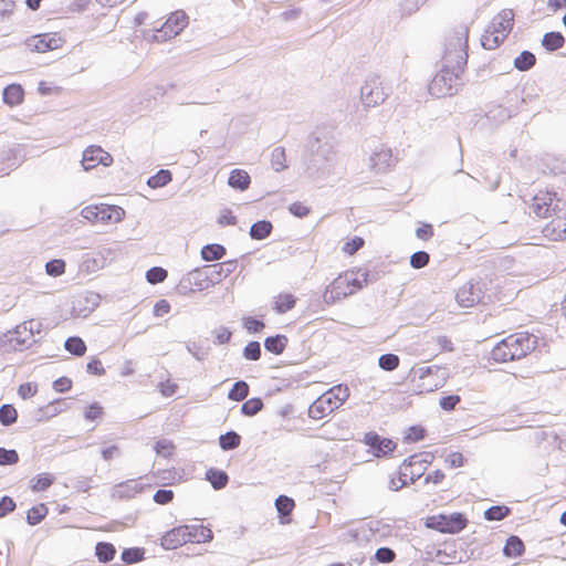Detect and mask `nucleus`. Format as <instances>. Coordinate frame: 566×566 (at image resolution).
<instances>
[{
	"mask_svg": "<svg viewBox=\"0 0 566 566\" xmlns=\"http://www.w3.org/2000/svg\"><path fill=\"white\" fill-rule=\"evenodd\" d=\"M469 35L470 27L461 23L454 27L448 36L442 69L429 84V93L432 96L437 98L451 96L460 88L469 57Z\"/></svg>",
	"mask_w": 566,
	"mask_h": 566,
	"instance_id": "obj_1",
	"label": "nucleus"
},
{
	"mask_svg": "<svg viewBox=\"0 0 566 566\" xmlns=\"http://www.w3.org/2000/svg\"><path fill=\"white\" fill-rule=\"evenodd\" d=\"M537 345V338L527 332L510 334L491 349V359L499 364L520 360L530 355Z\"/></svg>",
	"mask_w": 566,
	"mask_h": 566,
	"instance_id": "obj_2",
	"label": "nucleus"
},
{
	"mask_svg": "<svg viewBox=\"0 0 566 566\" xmlns=\"http://www.w3.org/2000/svg\"><path fill=\"white\" fill-rule=\"evenodd\" d=\"M368 281V273L361 269L342 272L325 289L323 300L332 305L361 290Z\"/></svg>",
	"mask_w": 566,
	"mask_h": 566,
	"instance_id": "obj_3",
	"label": "nucleus"
},
{
	"mask_svg": "<svg viewBox=\"0 0 566 566\" xmlns=\"http://www.w3.org/2000/svg\"><path fill=\"white\" fill-rule=\"evenodd\" d=\"M448 379V368L432 365L412 368L408 377V382L413 394L424 395L442 388Z\"/></svg>",
	"mask_w": 566,
	"mask_h": 566,
	"instance_id": "obj_4",
	"label": "nucleus"
},
{
	"mask_svg": "<svg viewBox=\"0 0 566 566\" xmlns=\"http://www.w3.org/2000/svg\"><path fill=\"white\" fill-rule=\"evenodd\" d=\"M348 397L349 389L347 386H334L310 405L308 417L313 420H322L340 408Z\"/></svg>",
	"mask_w": 566,
	"mask_h": 566,
	"instance_id": "obj_5",
	"label": "nucleus"
},
{
	"mask_svg": "<svg viewBox=\"0 0 566 566\" xmlns=\"http://www.w3.org/2000/svg\"><path fill=\"white\" fill-rule=\"evenodd\" d=\"M514 22L512 10H502L491 21L481 36L485 50H495L510 34Z\"/></svg>",
	"mask_w": 566,
	"mask_h": 566,
	"instance_id": "obj_6",
	"label": "nucleus"
},
{
	"mask_svg": "<svg viewBox=\"0 0 566 566\" xmlns=\"http://www.w3.org/2000/svg\"><path fill=\"white\" fill-rule=\"evenodd\" d=\"M125 210L116 205L96 203L84 207L81 216L91 223H118L125 218Z\"/></svg>",
	"mask_w": 566,
	"mask_h": 566,
	"instance_id": "obj_7",
	"label": "nucleus"
},
{
	"mask_svg": "<svg viewBox=\"0 0 566 566\" xmlns=\"http://www.w3.org/2000/svg\"><path fill=\"white\" fill-rule=\"evenodd\" d=\"M468 517L464 513L434 514L426 518V526L442 534H457L468 526Z\"/></svg>",
	"mask_w": 566,
	"mask_h": 566,
	"instance_id": "obj_8",
	"label": "nucleus"
},
{
	"mask_svg": "<svg viewBox=\"0 0 566 566\" xmlns=\"http://www.w3.org/2000/svg\"><path fill=\"white\" fill-rule=\"evenodd\" d=\"M562 199L557 192L538 190L532 200V210L536 217L547 219L558 213Z\"/></svg>",
	"mask_w": 566,
	"mask_h": 566,
	"instance_id": "obj_9",
	"label": "nucleus"
},
{
	"mask_svg": "<svg viewBox=\"0 0 566 566\" xmlns=\"http://www.w3.org/2000/svg\"><path fill=\"white\" fill-rule=\"evenodd\" d=\"M65 43L61 32H46L29 36L24 44L30 52L46 53L61 49Z\"/></svg>",
	"mask_w": 566,
	"mask_h": 566,
	"instance_id": "obj_10",
	"label": "nucleus"
},
{
	"mask_svg": "<svg viewBox=\"0 0 566 566\" xmlns=\"http://www.w3.org/2000/svg\"><path fill=\"white\" fill-rule=\"evenodd\" d=\"M361 101L367 107H374L381 104L388 93L379 77H371L365 82L361 87Z\"/></svg>",
	"mask_w": 566,
	"mask_h": 566,
	"instance_id": "obj_11",
	"label": "nucleus"
},
{
	"mask_svg": "<svg viewBox=\"0 0 566 566\" xmlns=\"http://www.w3.org/2000/svg\"><path fill=\"white\" fill-rule=\"evenodd\" d=\"M363 442L376 458L388 457L397 448V443L394 440L381 437L376 431L366 432Z\"/></svg>",
	"mask_w": 566,
	"mask_h": 566,
	"instance_id": "obj_12",
	"label": "nucleus"
},
{
	"mask_svg": "<svg viewBox=\"0 0 566 566\" xmlns=\"http://www.w3.org/2000/svg\"><path fill=\"white\" fill-rule=\"evenodd\" d=\"M397 161L398 157L392 149L382 145L370 156V168L377 174L387 172L396 166Z\"/></svg>",
	"mask_w": 566,
	"mask_h": 566,
	"instance_id": "obj_13",
	"label": "nucleus"
},
{
	"mask_svg": "<svg viewBox=\"0 0 566 566\" xmlns=\"http://www.w3.org/2000/svg\"><path fill=\"white\" fill-rule=\"evenodd\" d=\"M112 163L113 157L101 146H88L83 153L82 165L85 170L94 169L98 165L108 167Z\"/></svg>",
	"mask_w": 566,
	"mask_h": 566,
	"instance_id": "obj_14",
	"label": "nucleus"
},
{
	"mask_svg": "<svg viewBox=\"0 0 566 566\" xmlns=\"http://www.w3.org/2000/svg\"><path fill=\"white\" fill-rule=\"evenodd\" d=\"M188 25V15L184 11L172 12L161 27L165 36L178 35Z\"/></svg>",
	"mask_w": 566,
	"mask_h": 566,
	"instance_id": "obj_15",
	"label": "nucleus"
},
{
	"mask_svg": "<svg viewBox=\"0 0 566 566\" xmlns=\"http://www.w3.org/2000/svg\"><path fill=\"white\" fill-rule=\"evenodd\" d=\"M235 261H227L206 265L205 269L208 273V281L213 285L222 282L235 270Z\"/></svg>",
	"mask_w": 566,
	"mask_h": 566,
	"instance_id": "obj_16",
	"label": "nucleus"
},
{
	"mask_svg": "<svg viewBox=\"0 0 566 566\" xmlns=\"http://www.w3.org/2000/svg\"><path fill=\"white\" fill-rule=\"evenodd\" d=\"M542 234L549 241H565L566 221L559 217L552 219L543 227Z\"/></svg>",
	"mask_w": 566,
	"mask_h": 566,
	"instance_id": "obj_17",
	"label": "nucleus"
},
{
	"mask_svg": "<svg viewBox=\"0 0 566 566\" xmlns=\"http://www.w3.org/2000/svg\"><path fill=\"white\" fill-rule=\"evenodd\" d=\"M457 300L460 305L471 307L480 302L481 289L476 284L467 283L459 289Z\"/></svg>",
	"mask_w": 566,
	"mask_h": 566,
	"instance_id": "obj_18",
	"label": "nucleus"
},
{
	"mask_svg": "<svg viewBox=\"0 0 566 566\" xmlns=\"http://www.w3.org/2000/svg\"><path fill=\"white\" fill-rule=\"evenodd\" d=\"M187 543L184 525L167 531L160 538V544L165 549H176Z\"/></svg>",
	"mask_w": 566,
	"mask_h": 566,
	"instance_id": "obj_19",
	"label": "nucleus"
},
{
	"mask_svg": "<svg viewBox=\"0 0 566 566\" xmlns=\"http://www.w3.org/2000/svg\"><path fill=\"white\" fill-rule=\"evenodd\" d=\"M188 543H207L213 537L212 531L202 524L184 525Z\"/></svg>",
	"mask_w": 566,
	"mask_h": 566,
	"instance_id": "obj_20",
	"label": "nucleus"
},
{
	"mask_svg": "<svg viewBox=\"0 0 566 566\" xmlns=\"http://www.w3.org/2000/svg\"><path fill=\"white\" fill-rule=\"evenodd\" d=\"M427 349L430 350L433 356H438L454 350V344L451 337L447 335H434L427 340Z\"/></svg>",
	"mask_w": 566,
	"mask_h": 566,
	"instance_id": "obj_21",
	"label": "nucleus"
},
{
	"mask_svg": "<svg viewBox=\"0 0 566 566\" xmlns=\"http://www.w3.org/2000/svg\"><path fill=\"white\" fill-rule=\"evenodd\" d=\"M24 99V91L20 84H10L3 90V102L9 106H18Z\"/></svg>",
	"mask_w": 566,
	"mask_h": 566,
	"instance_id": "obj_22",
	"label": "nucleus"
},
{
	"mask_svg": "<svg viewBox=\"0 0 566 566\" xmlns=\"http://www.w3.org/2000/svg\"><path fill=\"white\" fill-rule=\"evenodd\" d=\"M228 184L230 187L239 189V190H245L249 188L251 184V178L249 174L243 169H233L230 172Z\"/></svg>",
	"mask_w": 566,
	"mask_h": 566,
	"instance_id": "obj_23",
	"label": "nucleus"
},
{
	"mask_svg": "<svg viewBox=\"0 0 566 566\" xmlns=\"http://www.w3.org/2000/svg\"><path fill=\"white\" fill-rule=\"evenodd\" d=\"M525 551L524 543L517 536H510L504 545L503 554L510 558H516L523 555Z\"/></svg>",
	"mask_w": 566,
	"mask_h": 566,
	"instance_id": "obj_24",
	"label": "nucleus"
},
{
	"mask_svg": "<svg viewBox=\"0 0 566 566\" xmlns=\"http://www.w3.org/2000/svg\"><path fill=\"white\" fill-rule=\"evenodd\" d=\"M287 345V337L284 335L270 336L264 340V347L268 352L280 355Z\"/></svg>",
	"mask_w": 566,
	"mask_h": 566,
	"instance_id": "obj_25",
	"label": "nucleus"
},
{
	"mask_svg": "<svg viewBox=\"0 0 566 566\" xmlns=\"http://www.w3.org/2000/svg\"><path fill=\"white\" fill-rule=\"evenodd\" d=\"M188 280L198 290H207V289L213 286V284L208 281V273H207L205 266L193 270L189 274Z\"/></svg>",
	"mask_w": 566,
	"mask_h": 566,
	"instance_id": "obj_26",
	"label": "nucleus"
},
{
	"mask_svg": "<svg viewBox=\"0 0 566 566\" xmlns=\"http://www.w3.org/2000/svg\"><path fill=\"white\" fill-rule=\"evenodd\" d=\"M565 44V38L560 32H547L542 39V45L547 51H556Z\"/></svg>",
	"mask_w": 566,
	"mask_h": 566,
	"instance_id": "obj_27",
	"label": "nucleus"
},
{
	"mask_svg": "<svg viewBox=\"0 0 566 566\" xmlns=\"http://www.w3.org/2000/svg\"><path fill=\"white\" fill-rule=\"evenodd\" d=\"M296 304V298L291 293L279 294L274 300V310L280 313H286L291 311Z\"/></svg>",
	"mask_w": 566,
	"mask_h": 566,
	"instance_id": "obj_28",
	"label": "nucleus"
},
{
	"mask_svg": "<svg viewBox=\"0 0 566 566\" xmlns=\"http://www.w3.org/2000/svg\"><path fill=\"white\" fill-rule=\"evenodd\" d=\"M95 555L101 563H107L114 559L116 548L111 543L99 542L95 546Z\"/></svg>",
	"mask_w": 566,
	"mask_h": 566,
	"instance_id": "obj_29",
	"label": "nucleus"
},
{
	"mask_svg": "<svg viewBox=\"0 0 566 566\" xmlns=\"http://www.w3.org/2000/svg\"><path fill=\"white\" fill-rule=\"evenodd\" d=\"M224 254L226 248L218 243L208 244L201 249V258L205 261H217L222 259Z\"/></svg>",
	"mask_w": 566,
	"mask_h": 566,
	"instance_id": "obj_30",
	"label": "nucleus"
},
{
	"mask_svg": "<svg viewBox=\"0 0 566 566\" xmlns=\"http://www.w3.org/2000/svg\"><path fill=\"white\" fill-rule=\"evenodd\" d=\"M273 227L270 221L261 220L252 224L250 235L255 240H263L270 235Z\"/></svg>",
	"mask_w": 566,
	"mask_h": 566,
	"instance_id": "obj_31",
	"label": "nucleus"
},
{
	"mask_svg": "<svg viewBox=\"0 0 566 566\" xmlns=\"http://www.w3.org/2000/svg\"><path fill=\"white\" fill-rule=\"evenodd\" d=\"M49 510L45 504L40 503L32 506L27 513V522L30 525H36L42 522L48 515Z\"/></svg>",
	"mask_w": 566,
	"mask_h": 566,
	"instance_id": "obj_32",
	"label": "nucleus"
},
{
	"mask_svg": "<svg viewBox=\"0 0 566 566\" xmlns=\"http://www.w3.org/2000/svg\"><path fill=\"white\" fill-rule=\"evenodd\" d=\"M55 478L51 473H41L31 480V490L42 492L54 483Z\"/></svg>",
	"mask_w": 566,
	"mask_h": 566,
	"instance_id": "obj_33",
	"label": "nucleus"
},
{
	"mask_svg": "<svg viewBox=\"0 0 566 566\" xmlns=\"http://www.w3.org/2000/svg\"><path fill=\"white\" fill-rule=\"evenodd\" d=\"M207 480L211 483V485L220 490L224 488L229 481V478L224 471L217 469H209L206 473Z\"/></svg>",
	"mask_w": 566,
	"mask_h": 566,
	"instance_id": "obj_34",
	"label": "nucleus"
},
{
	"mask_svg": "<svg viewBox=\"0 0 566 566\" xmlns=\"http://www.w3.org/2000/svg\"><path fill=\"white\" fill-rule=\"evenodd\" d=\"M275 507L280 516L283 518L289 516L293 512L295 507V502L292 497H289L286 495H280L275 500Z\"/></svg>",
	"mask_w": 566,
	"mask_h": 566,
	"instance_id": "obj_35",
	"label": "nucleus"
},
{
	"mask_svg": "<svg viewBox=\"0 0 566 566\" xmlns=\"http://www.w3.org/2000/svg\"><path fill=\"white\" fill-rule=\"evenodd\" d=\"M65 349L75 355V356H83L85 353H86V345L84 343V340L80 337H69L66 340H65Z\"/></svg>",
	"mask_w": 566,
	"mask_h": 566,
	"instance_id": "obj_36",
	"label": "nucleus"
},
{
	"mask_svg": "<svg viewBox=\"0 0 566 566\" xmlns=\"http://www.w3.org/2000/svg\"><path fill=\"white\" fill-rule=\"evenodd\" d=\"M240 443H241V437L234 431H229L219 437V444H220V448L223 450L235 449L240 446Z\"/></svg>",
	"mask_w": 566,
	"mask_h": 566,
	"instance_id": "obj_37",
	"label": "nucleus"
},
{
	"mask_svg": "<svg viewBox=\"0 0 566 566\" xmlns=\"http://www.w3.org/2000/svg\"><path fill=\"white\" fill-rule=\"evenodd\" d=\"M536 57L530 51H523L515 60L514 66L520 71H527L535 65Z\"/></svg>",
	"mask_w": 566,
	"mask_h": 566,
	"instance_id": "obj_38",
	"label": "nucleus"
},
{
	"mask_svg": "<svg viewBox=\"0 0 566 566\" xmlns=\"http://www.w3.org/2000/svg\"><path fill=\"white\" fill-rule=\"evenodd\" d=\"M18 420V411L12 405H2L0 407V422L8 427L15 423Z\"/></svg>",
	"mask_w": 566,
	"mask_h": 566,
	"instance_id": "obj_39",
	"label": "nucleus"
},
{
	"mask_svg": "<svg viewBox=\"0 0 566 566\" xmlns=\"http://www.w3.org/2000/svg\"><path fill=\"white\" fill-rule=\"evenodd\" d=\"M171 179H172L171 172L167 169H161L156 175L151 176L148 179L147 185L150 188H160V187H164L167 184H169L171 181Z\"/></svg>",
	"mask_w": 566,
	"mask_h": 566,
	"instance_id": "obj_40",
	"label": "nucleus"
},
{
	"mask_svg": "<svg viewBox=\"0 0 566 566\" xmlns=\"http://www.w3.org/2000/svg\"><path fill=\"white\" fill-rule=\"evenodd\" d=\"M249 395V385L245 381H237L228 394V398L233 401H241Z\"/></svg>",
	"mask_w": 566,
	"mask_h": 566,
	"instance_id": "obj_41",
	"label": "nucleus"
},
{
	"mask_svg": "<svg viewBox=\"0 0 566 566\" xmlns=\"http://www.w3.org/2000/svg\"><path fill=\"white\" fill-rule=\"evenodd\" d=\"M271 165L275 171H281L286 167V154L283 147H276L272 150Z\"/></svg>",
	"mask_w": 566,
	"mask_h": 566,
	"instance_id": "obj_42",
	"label": "nucleus"
},
{
	"mask_svg": "<svg viewBox=\"0 0 566 566\" xmlns=\"http://www.w3.org/2000/svg\"><path fill=\"white\" fill-rule=\"evenodd\" d=\"M510 509L505 505H494L484 512L488 521H501L510 514Z\"/></svg>",
	"mask_w": 566,
	"mask_h": 566,
	"instance_id": "obj_43",
	"label": "nucleus"
},
{
	"mask_svg": "<svg viewBox=\"0 0 566 566\" xmlns=\"http://www.w3.org/2000/svg\"><path fill=\"white\" fill-rule=\"evenodd\" d=\"M263 408V401L261 398H251L243 402L241 411L243 415L252 417L261 411Z\"/></svg>",
	"mask_w": 566,
	"mask_h": 566,
	"instance_id": "obj_44",
	"label": "nucleus"
},
{
	"mask_svg": "<svg viewBox=\"0 0 566 566\" xmlns=\"http://www.w3.org/2000/svg\"><path fill=\"white\" fill-rule=\"evenodd\" d=\"M378 364L381 369L391 371L398 368L400 359L395 354H385L379 357Z\"/></svg>",
	"mask_w": 566,
	"mask_h": 566,
	"instance_id": "obj_45",
	"label": "nucleus"
},
{
	"mask_svg": "<svg viewBox=\"0 0 566 566\" xmlns=\"http://www.w3.org/2000/svg\"><path fill=\"white\" fill-rule=\"evenodd\" d=\"M365 245V240L361 237H354L349 240H347L342 251L346 255H354L357 251H359Z\"/></svg>",
	"mask_w": 566,
	"mask_h": 566,
	"instance_id": "obj_46",
	"label": "nucleus"
},
{
	"mask_svg": "<svg viewBox=\"0 0 566 566\" xmlns=\"http://www.w3.org/2000/svg\"><path fill=\"white\" fill-rule=\"evenodd\" d=\"M167 271L163 268L155 266L147 271L146 279L150 284H158L167 279Z\"/></svg>",
	"mask_w": 566,
	"mask_h": 566,
	"instance_id": "obj_47",
	"label": "nucleus"
},
{
	"mask_svg": "<svg viewBox=\"0 0 566 566\" xmlns=\"http://www.w3.org/2000/svg\"><path fill=\"white\" fill-rule=\"evenodd\" d=\"M243 356L248 360H258L261 357V346L259 342H249L244 349Z\"/></svg>",
	"mask_w": 566,
	"mask_h": 566,
	"instance_id": "obj_48",
	"label": "nucleus"
},
{
	"mask_svg": "<svg viewBox=\"0 0 566 566\" xmlns=\"http://www.w3.org/2000/svg\"><path fill=\"white\" fill-rule=\"evenodd\" d=\"M46 273L52 276L62 275L65 272V262L60 259L51 260L45 265Z\"/></svg>",
	"mask_w": 566,
	"mask_h": 566,
	"instance_id": "obj_49",
	"label": "nucleus"
},
{
	"mask_svg": "<svg viewBox=\"0 0 566 566\" xmlns=\"http://www.w3.org/2000/svg\"><path fill=\"white\" fill-rule=\"evenodd\" d=\"M430 255L424 251H418L410 256V265L413 269H422L428 265Z\"/></svg>",
	"mask_w": 566,
	"mask_h": 566,
	"instance_id": "obj_50",
	"label": "nucleus"
},
{
	"mask_svg": "<svg viewBox=\"0 0 566 566\" xmlns=\"http://www.w3.org/2000/svg\"><path fill=\"white\" fill-rule=\"evenodd\" d=\"M104 415V408L98 402L91 403L84 412L86 420L94 421L101 419Z\"/></svg>",
	"mask_w": 566,
	"mask_h": 566,
	"instance_id": "obj_51",
	"label": "nucleus"
},
{
	"mask_svg": "<svg viewBox=\"0 0 566 566\" xmlns=\"http://www.w3.org/2000/svg\"><path fill=\"white\" fill-rule=\"evenodd\" d=\"M444 463L450 469L461 468L465 463V458L461 452H451L446 457Z\"/></svg>",
	"mask_w": 566,
	"mask_h": 566,
	"instance_id": "obj_52",
	"label": "nucleus"
},
{
	"mask_svg": "<svg viewBox=\"0 0 566 566\" xmlns=\"http://www.w3.org/2000/svg\"><path fill=\"white\" fill-rule=\"evenodd\" d=\"M19 461V454L15 450L0 448V465L15 464Z\"/></svg>",
	"mask_w": 566,
	"mask_h": 566,
	"instance_id": "obj_53",
	"label": "nucleus"
},
{
	"mask_svg": "<svg viewBox=\"0 0 566 566\" xmlns=\"http://www.w3.org/2000/svg\"><path fill=\"white\" fill-rule=\"evenodd\" d=\"M375 558L379 563H391L396 558V553L388 547H380L375 553Z\"/></svg>",
	"mask_w": 566,
	"mask_h": 566,
	"instance_id": "obj_54",
	"label": "nucleus"
},
{
	"mask_svg": "<svg viewBox=\"0 0 566 566\" xmlns=\"http://www.w3.org/2000/svg\"><path fill=\"white\" fill-rule=\"evenodd\" d=\"M38 392V385L35 382H24L19 386L18 395L22 399L33 397Z\"/></svg>",
	"mask_w": 566,
	"mask_h": 566,
	"instance_id": "obj_55",
	"label": "nucleus"
},
{
	"mask_svg": "<svg viewBox=\"0 0 566 566\" xmlns=\"http://www.w3.org/2000/svg\"><path fill=\"white\" fill-rule=\"evenodd\" d=\"M86 369L90 374L95 376H103L105 374V368L102 364V360L97 357L91 358L86 365Z\"/></svg>",
	"mask_w": 566,
	"mask_h": 566,
	"instance_id": "obj_56",
	"label": "nucleus"
},
{
	"mask_svg": "<svg viewBox=\"0 0 566 566\" xmlns=\"http://www.w3.org/2000/svg\"><path fill=\"white\" fill-rule=\"evenodd\" d=\"M243 326L249 333H259L264 328V323L249 316L243 319Z\"/></svg>",
	"mask_w": 566,
	"mask_h": 566,
	"instance_id": "obj_57",
	"label": "nucleus"
},
{
	"mask_svg": "<svg viewBox=\"0 0 566 566\" xmlns=\"http://www.w3.org/2000/svg\"><path fill=\"white\" fill-rule=\"evenodd\" d=\"M175 449V446L171 441L169 440H159L156 442L155 444V451L158 453V454H161V455H170L172 453Z\"/></svg>",
	"mask_w": 566,
	"mask_h": 566,
	"instance_id": "obj_58",
	"label": "nucleus"
},
{
	"mask_svg": "<svg viewBox=\"0 0 566 566\" xmlns=\"http://www.w3.org/2000/svg\"><path fill=\"white\" fill-rule=\"evenodd\" d=\"M434 234L433 227L430 223H421L416 230V235L422 241H428Z\"/></svg>",
	"mask_w": 566,
	"mask_h": 566,
	"instance_id": "obj_59",
	"label": "nucleus"
},
{
	"mask_svg": "<svg viewBox=\"0 0 566 566\" xmlns=\"http://www.w3.org/2000/svg\"><path fill=\"white\" fill-rule=\"evenodd\" d=\"M460 400H461L460 396L449 395V396L442 397L440 399L439 403L443 410L451 411L455 408V406L460 402Z\"/></svg>",
	"mask_w": 566,
	"mask_h": 566,
	"instance_id": "obj_60",
	"label": "nucleus"
},
{
	"mask_svg": "<svg viewBox=\"0 0 566 566\" xmlns=\"http://www.w3.org/2000/svg\"><path fill=\"white\" fill-rule=\"evenodd\" d=\"M174 499V492L171 490H158L154 494V501L157 504L165 505L172 501Z\"/></svg>",
	"mask_w": 566,
	"mask_h": 566,
	"instance_id": "obj_61",
	"label": "nucleus"
},
{
	"mask_svg": "<svg viewBox=\"0 0 566 566\" xmlns=\"http://www.w3.org/2000/svg\"><path fill=\"white\" fill-rule=\"evenodd\" d=\"M290 212L298 218H304L310 213V208L303 202H293L290 208Z\"/></svg>",
	"mask_w": 566,
	"mask_h": 566,
	"instance_id": "obj_62",
	"label": "nucleus"
},
{
	"mask_svg": "<svg viewBox=\"0 0 566 566\" xmlns=\"http://www.w3.org/2000/svg\"><path fill=\"white\" fill-rule=\"evenodd\" d=\"M15 509V502L10 496H3L0 500V517L13 512Z\"/></svg>",
	"mask_w": 566,
	"mask_h": 566,
	"instance_id": "obj_63",
	"label": "nucleus"
},
{
	"mask_svg": "<svg viewBox=\"0 0 566 566\" xmlns=\"http://www.w3.org/2000/svg\"><path fill=\"white\" fill-rule=\"evenodd\" d=\"M220 226H234L237 223V217L229 209L223 210L218 219Z\"/></svg>",
	"mask_w": 566,
	"mask_h": 566,
	"instance_id": "obj_64",
	"label": "nucleus"
}]
</instances>
